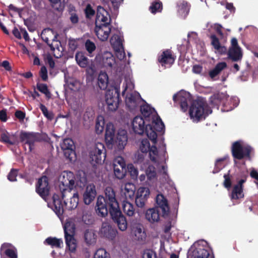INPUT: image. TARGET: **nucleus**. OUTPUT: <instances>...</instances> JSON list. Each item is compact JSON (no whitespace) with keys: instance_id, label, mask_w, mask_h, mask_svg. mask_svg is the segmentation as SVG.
<instances>
[{"instance_id":"obj_44","label":"nucleus","mask_w":258,"mask_h":258,"mask_svg":"<svg viewBox=\"0 0 258 258\" xmlns=\"http://www.w3.org/2000/svg\"><path fill=\"white\" fill-rule=\"evenodd\" d=\"M146 174L149 180L156 178V172L155 168L153 166H149L146 170Z\"/></svg>"},{"instance_id":"obj_38","label":"nucleus","mask_w":258,"mask_h":258,"mask_svg":"<svg viewBox=\"0 0 258 258\" xmlns=\"http://www.w3.org/2000/svg\"><path fill=\"white\" fill-rule=\"evenodd\" d=\"M37 89L41 93L44 94L47 99L51 97V94L49 91L47 85L46 84L37 83L36 84Z\"/></svg>"},{"instance_id":"obj_41","label":"nucleus","mask_w":258,"mask_h":258,"mask_svg":"<svg viewBox=\"0 0 258 258\" xmlns=\"http://www.w3.org/2000/svg\"><path fill=\"white\" fill-rule=\"evenodd\" d=\"M114 173L118 179H122L126 174V167H113Z\"/></svg>"},{"instance_id":"obj_22","label":"nucleus","mask_w":258,"mask_h":258,"mask_svg":"<svg viewBox=\"0 0 258 258\" xmlns=\"http://www.w3.org/2000/svg\"><path fill=\"white\" fill-rule=\"evenodd\" d=\"M177 12L179 15L185 19L188 15L190 9V5L187 1L181 0L177 2Z\"/></svg>"},{"instance_id":"obj_39","label":"nucleus","mask_w":258,"mask_h":258,"mask_svg":"<svg viewBox=\"0 0 258 258\" xmlns=\"http://www.w3.org/2000/svg\"><path fill=\"white\" fill-rule=\"evenodd\" d=\"M85 47L88 52V55L90 57L94 56V52L96 49L95 44L89 39H87L85 43Z\"/></svg>"},{"instance_id":"obj_33","label":"nucleus","mask_w":258,"mask_h":258,"mask_svg":"<svg viewBox=\"0 0 258 258\" xmlns=\"http://www.w3.org/2000/svg\"><path fill=\"white\" fill-rule=\"evenodd\" d=\"M96 235L93 230L87 229L84 232V240L87 245H91L96 242Z\"/></svg>"},{"instance_id":"obj_8","label":"nucleus","mask_w":258,"mask_h":258,"mask_svg":"<svg viewBox=\"0 0 258 258\" xmlns=\"http://www.w3.org/2000/svg\"><path fill=\"white\" fill-rule=\"evenodd\" d=\"M60 184L59 189L62 199L65 197V192L67 191L69 193L74 188L75 183V176L73 172L64 171L60 177Z\"/></svg>"},{"instance_id":"obj_20","label":"nucleus","mask_w":258,"mask_h":258,"mask_svg":"<svg viewBox=\"0 0 258 258\" xmlns=\"http://www.w3.org/2000/svg\"><path fill=\"white\" fill-rule=\"evenodd\" d=\"M96 194V188L94 184L87 185L83 194V201L85 204L90 205L94 200Z\"/></svg>"},{"instance_id":"obj_57","label":"nucleus","mask_w":258,"mask_h":258,"mask_svg":"<svg viewBox=\"0 0 258 258\" xmlns=\"http://www.w3.org/2000/svg\"><path fill=\"white\" fill-rule=\"evenodd\" d=\"M18 170L15 169H12L8 175V179L11 181L16 180V177L18 175Z\"/></svg>"},{"instance_id":"obj_64","label":"nucleus","mask_w":258,"mask_h":258,"mask_svg":"<svg viewBox=\"0 0 258 258\" xmlns=\"http://www.w3.org/2000/svg\"><path fill=\"white\" fill-rule=\"evenodd\" d=\"M70 20L73 24H76L78 22L79 18L75 12H72L71 13Z\"/></svg>"},{"instance_id":"obj_26","label":"nucleus","mask_w":258,"mask_h":258,"mask_svg":"<svg viewBox=\"0 0 258 258\" xmlns=\"http://www.w3.org/2000/svg\"><path fill=\"white\" fill-rule=\"evenodd\" d=\"M75 59L77 64L81 68H85L89 64V59L82 51H79L76 53Z\"/></svg>"},{"instance_id":"obj_40","label":"nucleus","mask_w":258,"mask_h":258,"mask_svg":"<svg viewBox=\"0 0 258 258\" xmlns=\"http://www.w3.org/2000/svg\"><path fill=\"white\" fill-rule=\"evenodd\" d=\"M0 141L11 145H14L15 144V142L12 140L10 134L6 131L1 134Z\"/></svg>"},{"instance_id":"obj_50","label":"nucleus","mask_w":258,"mask_h":258,"mask_svg":"<svg viewBox=\"0 0 258 258\" xmlns=\"http://www.w3.org/2000/svg\"><path fill=\"white\" fill-rule=\"evenodd\" d=\"M143 258H157L156 252L151 249H146L144 250L142 255Z\"/></svg>"},{"instance_id":"obj_7","label":"nucleus","mask_w":258,"mask_h":258,"mask_svg":"<svg viewBox=\"0 0 258 258\" xmlns=\"http://www.w3.org/2000/svg\"><path fill=\"white\" fill-rule=\"evenodd\" d=\"M63 230L67 248L71 252L75 253L77 246V241L75 238V223L71 221H67L63 225Z\"/></svg>"},{"instance_id":"obj_53","label":"nucleus","mask_w":258,"mask_h":258,"mask_svg":"<svg viewBox=\"0 0 258 258\" xmlns=\"http://www.w3.org/2000/svg\"><path fill=\"white\" fill-rule=\"evenodd\" d=\"M113 167H126L124 159L121 156L116 157L113 160Z\"/></svg>"},{"instance_id":"obj_34","label":"nucleus","mask_w":258,"mask_h":258,"mask_svg":"<svg viewBox=\"0 0 258 258\" xmlns=\"http://www.w3.org/2000/svg\"><path fill=\"white\" fill-rule=\"evenodd\" d=\"M140 111L145 118L150 117V116L152 118V117L155 116V114H153L155 111L154 108L151 107L148 104L142 105L140 107Z\"/></svg>"},{"instance_id":"obj_36","label":"nucleus","mask_w":258,"mask_h":258,"mask_svg":"<svg viewBox=\"0 0 258 258\" xmlns=\"http://www.w3.org/2000/svg\"><path fill=\"white\" fill-rule=\"evenodd\" d=\"M147 137L155 144L157 143V134L156 131L152 129V126L150 124L146 125V128L145 132Z\"/></svg>"},{"instance_id":"obj_12","label":"nucleus","mask_w":258,"mask_h":258,"mask_svg":"<svg viewBox=\"0 0 258 258\" xmlns=\"http://www.w3.org/2000/svg\"><path fill=\"white\" fill-rule=\"evenodd\" d=\"M106 150L104 145L97 143L90 152V158L92 164H101L106 158Z\"/></svg>"},{"instance_id":"obj_25","label":"nucleus","mask_w":258,"mask_h":258,"mask_svg":"<svg viewBox=\"0 0 258 258\" xmlns=\"http://www.w3.org/2000/svg\"><path fill=\"white\" fill-rule=\"evenodd\" d=\"M110 42L115 52H119L123 50L122 40L118 35H113L111 37Z\"/></svg>"},{"instance_id":"obj_37","label":"nucleus","mask_w":258,"mask_h":258,"mask_svg":"<svg viewBox=\"0 0 258 258\" xmlns=\"http://www.w3.org/2000/svg\"><path fill=\"white\" fill-rule=\"evenodd\" d=\"M108 76L106 73H100L98 76V84L101 90L106 88L108 84Z\"/></svg>"},{"instance_id":"obj_27","label":"nucleus","mask_w":258,"mask_h":258,"mask_svg":"<svg viewBox=\"0 0 258 258\" xmlns=\"http://www.w3.org/2000/svg\"><path fill=\"white\" fill-rule=\"evenodd\" d=\"M140 95L130 94L125 98V103L130 109L133 110L137 106V102L139 99Z\"/></svg>"},{"instance_id":"obj_2","label":"nucleus","mask_w":258,"mask_h":258,"mask_svg":"<svg viewBox=\"0 0 258 258\" xmlns=\"http://www.w3.org/2000/svg\"><path fill=\"white\" fill-rule=\"evenodd\" d=\"M173 100L175 103H178L180 105L181 110L185 112L187 111L188 104H191L189 114L191 118L199 121L207 112L208 106L207 103L202 100L198 99L192 100L190 94L188 92L183 91L180 92L173 96Z\"/></svg>"},{"instance_id":"obj_1","label":"nucleus","mask_w":258,"mask_h":258,"mask_svg":"<svg viewBox=\"0 0 258 258\" xmlns=\"http://www.w3.org/2000/svg\"><path fill=\"white\" fill-rule=\"evenodd\" d=\"M95 210L97 215L102 217H106L109 213L121 231L126 229L127 223L126 218L120 210L115 191L111 187L108 186L105 188L104 197L99 196L97 198Z\"/></svg>"},{"instance_id":"obj_51","label":"nucleus","mask_w":258,"mask_h":258,"mask_svg":"<svg viewBox=\"0 0 258 258\" xmlns=\"http://www.w3.org/2000/svg\"><path fill=\"white\" fill-rule=\"evenodd\" d=\"M56 37H54L53 39L49 42H46L49 46L50 50L54 51L55 49H58L60 42L55 39Z\"/></svg>"},{"instance_id":"obj_54","label":"nucleus","mask_w":258,"mask_h":258,"mask_svg":"<svg viewBox=\"0 0 258 258\" xmlns=\"http://www.w3.org/2000/svg\"><path fill=\"white\" fill-rule=\"evenodd\" d=\"M221 102L219 94L214 95L210 98V103L212 105L218 107Z\"/></svg>"},{"instance_id":"obj_11","label":"nucleus","mask_w":258,"mask_h":258,"mask_svg":"<svg viewBox=\"0 0 258 258\" xmlns=\"http://www.w3.org/2000/svg\"><path fill=\"white\" fill-rule=\"evenodd\" d=\"M20 140L21 143L29 146V151L31 152L34 148L35 143L41 142L43 139L39 133L22 131L20 134Z\"/></svg>"},{"instance_id":"obj_28","label":"nucleus","mask_w":258,"mask_h":258,"mask_svg":"<svg viewBox=\"0 0 258 258\" xmlns=\"http://www.w3.org/2000/svg\"><path fill=\"white\" fill-rule=\"evenodd\" d=\"M152 119V124H150L152 126V129L157 132H162L164 129L165 126L160 117L159 116H154Z\"/></svg>"},{"instance_id":"obj_32","label":"nucleus","mask_w":258,"mask_h":258,"mask_svg":"<svg viewBox=\"0 0 258 258\" xmlns=\"http://www.w3.org/2000/svg\"><path fill=\"white\" fill-rule=\"evenodd\" d=\"M226 67L227 63L225 62L218 63L215 67L209 72V76L212 80H214L215 77L219 74Z\"/></svg>"},{"instance_id":"obj_59","label":"nucleus","mask_w":258,"mask_h":258,"mask_svg":"<svg viewBox=\"0 0 258 258\" xmlns=\"http://www.w3.org/2000/svg\"><path fill=\"white\" fill-rule=\"evenodd\" d=\"M68 45L71 50L75 51L78 46V42L74 39H70L68 42Z\"/></svg>"},{"instance_id":"obj_5","label":"nucleus","mask_w":258,"mask_h":258,"mask_svg":"<svg viewBox=\"0 0 258 258\" xmlns=\"http://www.w3.org/2000/svg\"><path fill=\"white\" fill-rule=\"evenodd\" d=\"M156 202L158 206L147 210L145 215L146 219L152 223L159 220L160 212L162 216H165L168 215L169 211L167 200L163 195L158 194Z\"/></svg>"},{"instance_id":"obj_29","label":"nucleus","mask_w":258,"mask_h":258,"mask_svg":"<svg viewBox=\"0 0 258 258\" xmlns=\"http://www.w3.org/2000/svg\"><path fill=\"white\" fill-rule=\"evenodd\" d=\"M228 57L233 61L240 60L242 57L241 48H229L228 51Z\"/></svg>"},{"instance_id":"obj_18","label":"nucleus","mask_w":258,"mask_h":258,"mask_svg":"<svg viewBox=\"0 0 258 258\" xmlns=\"http://www.w3.org/2000/svg\"><path fill=\"white\" fill-rule=\"evenodd\" d=\"M132 128L134 132L139 135H143L146 128L145 120L141 116L135 117L132 122Z\"/></svg>"},{"instance_id":"obj_15","label":"nucleus","mask_w":258,"mask_h":258,"mask_svg":"<svg viewBox=\"0 0 258 258\" xmlns=\"http://www.w3.org/2000/svg\"><path fill=\"white\" fill-rule=\"evenodd\" d=\"M50 186L48 178L46 176L40 178L36 186V191L44 200H45L49 194Z\"/></svg>"},{"instance_id":"obj_14","label":"nucleus","mask_w":258,"mask_h":258,"mask_svg":"<svg viewBox=\"0 0 258 258\" xmlns=\"http://www.w3.org/2000/svg\"><path fill=\"white\" fill-rule=\"evenodd\" d=\"M64 156L70 161L76 159L75 146L74 141L70 138L64 139L60 144Z\"/></svg>"},{"instance_id":"obj_13","label":"nucleus","mask_w":258,"mask_h":258,"mask_svg":"<svg viewBox=\"0 0 258 258\" xmlns=\"http://www.w3.org/2000/svg\"><path fill=\"white\" fill-rule=\"evenodd\" d=\"M188 258H214L213 253L207 246L198 244L188 251Z\"/></svg>"},{"instance_id":"obj_16","label":"nucleus","mask_w":258,"mask_h":258,"mask_svg":"<svg viewBox=\"0 0 258 258\" xmlns=\"http://www.w3.org/2000/svg\"><path fill=\"white\" fill-rule=\"evenodd\" d=\"M150 194V189L148 187H140L138 188L135 199L136 206L139 208H143Z\"/></svg>"},{"instance_id":"obj_35","label":"nucleus","mask_w":258,"mask_h":258,"mask_svg":"<svg viewBox=\"0 0 258 258\" xmlns=\"http://www.w3.org/2000/svg\"><path fill=\"white\" fill-rule=\"evenodd\" d=\"M102 63L104 67L112 68L115 63L113 56L110 53L104 54L102 56Z\"/></svg>"},{"instance_id":"obj_3","label":"nucleus","mask_w":258,"mask_h":258,"mask_svg":"<svg viewBox=\"0 0 258 258\" xmlns=\"http://www.w3.org/2000/svg\"><path fill=\"white\" fill-rule=\"evenodd\" d=\"M111 19L109 13L102 7L98 6L95 32L101 41H105L111 32Z\"/></svg>"},{"instance_id":"obj_47","label":"nucleus","mask_w":258,"mask_h":258,"mask_svg":"<svg viewBox=\"0 0 258 258\" xmlns=\"http://www.w3.org/2000/svg\"><path fill=\"white\" fill-rule=\"evenodd\" d=\"M151 147L149 140L145 139L141 141L140 149L142 153H148V151H149Z\"/></svg>"},{"instance_id":"obj_58","label":"nucleus","mask_w":258,"mask_h":258,"mask_svg":"<svg viewBox=\"0 0 258 258\" xmlns=\"http://www.w3.org/2000/svg\"><path fill=\"white\" fill-rule=\"evenodd\" d=\"M39 75L43 81H46L48 80L47 70L45 66H42L39 72Z\"/></svg>"},{"instance_id":"obj_17","label":"nucleus","mask_w":258,"mask_h":258,"mask_svg":"<svg viewBox=\"0 0 258 258\" xmlns=\"http://www.w3.org/2000/svg\"><path fill=\"white\" fill-rule=\"evenodd\" d=\"M175 59L172 51L169 49L164 50L158 57V61L162 66H171L174 63Z\"/></svg>"},{"instance_id":"obj_6","label":"nucleus","mask_w":258,"mask_h":258,"mask_svg":"<svg viewBox=\"0 0 258 258\" xmlns=\"http://www.w3.org/2000/svg\"><path fill=\"white\" fill-rule=\"evenodd\" d=\"M53 208L52 209L58 216H61L64 212V207L68 210H72L76 209L79 204V194L74 193L71 198L69 202L64 201V204H62L59 196L54 194L52 197Z\"/></svg>"},{"instance_id":"obj_56","label":"nucleus","mask_w":258,"mask_h":258,"mask_svg":"<svg viewBox=\"0 0 258 258\" xmlns=\"http://www.w3.org/2000/svg\"><path fill=\"white\" fill-rule=\"evenodd\" d=\"M85 13L86 18H90L94 15L95 12L91 7V5L88 4L85 9Z\"/></svg>"},{"instance_id":"obj_49","label":"nucleus","mask_w":258,"mask_h":258,"mask_svg":"<svg viewBox=\"0 0 258 258\" xmlns=\"http://www.w3.org/2000/svg\"><path fill=\"white\" fill-rule=\"evenodd\" d=\"M224 180L223 183V185L227 189H229L232 185V181L231 176L229 174V171L227 174H225L223 176Z\"/></svg>"},{"instance_id":"obj_48","label":"nucleus","mask_w":258,"mask_h":258,"mask_svg":"<svg viewBox=\"0 0 258 258\" xmlns=\"http://www.w3.org/2000/svg\"><path fill=\"white\" fill-rule=\"evenodd\" d=\"M39 108L43 115L48 119L52 120L53 118V114L52 112H49L47 107L43 104L40 103Z\"/></svg>"},{"instance_id":"obj_19","label":"nucleus","mask_w":258,"mask_h":258,"mask_svg":"<svg viewBox=\"0 0 258 258\" xmlns=\"http://www.w3.org/2000/svg\"><path fill=\"white\" fill-rule=\"evenodd\" d=\"M246 181V179H241L235 184L230 195L231 200H238L244 197L243 192V184Z\"/></svg>"},{"instance_id":"obj_31","label":"nucleus","mask_w":258,"mask_h":258,"mask_svg":"<svg viewBox=\"0 0 258 258\" xmlns=\"http://www.w3.org/2000/svg\"><path fill=\"white\" fill-rule=\"evenodd\" d=\"M11 244L5 243L2 244L1 247V251L10 258H17V254L16 249L10 248Z\"/></svg>"},{"instance_id":"obj_9","label":"nucleus","mask_w":258,"mask_h":258,"mask_svg":"<svg viewBox=\"0 0 258 258\" xmlns=\"http://www.w3.org/2000/svg\"><path fill=\"white\" fill-rule=\"evenodd\" d=\"M253 151L252 147L249 145H242L239 141L234 142L231 147L233 157L237 160L246 158L249 160L251 159V153Z\"/></svg>"},{"instance_id":"obj_23","label":"nucleus","mask_w":258,"mask_h":258,"mask_svg":"<svg viewBox=\"0 0 258 258\" xmlns=\"http://www.w3.org/2000/svg\"><path fill=\"white\" fill-rule=\"evenodd\" d=\"M44 244L50 246L51 248L61 249L63 247V242L61 238L55 237H48L44 241Z\"/></svg>"},{"instance_id":"obj_60","label":"nucleus","mask_w":258,"mask_h":258,"mask_svg":"<svg viewBox=\"0 0 258 258\" xmlns=\"http://www.w3.org/2000/svg\"><path fill=\"white\" fill-rule=\"evenodd\" d=\"M82 221L87 225L92 224L93 222V220L92 217L88 215H83L82 216Z\"/></svg>"},{"instance_id":"obj_62","label":"nucleus","mask_w":258,"mask_h":258,"mask_svg":"<svg viewBox=\"0 0 258 258\" xmlns=\"http://www.w3.org/2000/svg\"><path fill=\"white\" fill-rule=\"evenodd\" d=\"M67 84L70 89H71V90L75 91L77 89V87H76V86L77 85L78 82L76 81L71 80L70 81H67Z\"/></svg>"},{"instance_id":"obj_4","label":"nucleus","mask_w":258,"mask_h":258,"mask_svg":"<svg viewBox=\"0 0 258 258\" xmlns=\"http://www.w3.org/2000/svg\"><path fill=\"white\" fill-rule=\"evenodd\" d=\"M115 128L114 125L109 123L106 126L105 141L108 148L111 149L113 146L118 151L123 150L126 145L127 137L126 132L121 130L118 132L116 140H114Z\"/></svg>"},{"instance_id":"obj_21","label":"nucleus","mask_w":258,"mask_h":258,"mask_svg":"<svg viewBox=\"0 0 258 258\" xmlns=\"http://www.w3.org/2000/svg\"><path fill=\"white\" fill-rule=\"evenodd\" d=\"M100 231L103 237L109 240L114 239L117 233V231L106 223L102 224Z\"/></svg>"},{"instance_id":"obj_63","label":"nucleus","mask_w":258,"mask_h":258,"mask_svg":"<svg viewBox=\"0 0 258 258\" xmlns=\"http://www.w3.org/2000/svg\"><path fill=\"white\" fill-rule=\"evenodd\" d=\"M49 33V30H44L41 33V37L45 42H49V41H51V40H49V38L48 37V33Z\"/></svg>"},{"instance_id":"obj_10","label":"nucleus","mask_w":258,"mask_h":258,"mask_svg":"<svg viewBox=\"0 0 258 258\" xmlns=\"http://www.w3.org/2000/svg\"><path fill=\"white\" fill-rule=\"evenodd\" d=\"M105 102L107 105L108 111L114 112L116 111L120 102V91L117 87L109 89L105 94Z\"/></svg>"},{"instance_id":"obj_30","label":"nucleus","mask_w":258,"mask_h":258,"mask_svg":"<svg viewBox=\"0 0 258 258\" xmlns=\"http://www.w3.org/2000/svg\"><path fill=\"white\" fill-rule=\"evenodd\" d=\"M122 207L123 212L128 217H133L135 215V209L133 204L126 201H123Z\"/></svg>"},{"instance_id":"obj_46","label":"nucleus","mask_w":258,"mask_h":258,"mask_svg":"<svg viewBox=\"0 0 258 258\" xmlns=\"http://www.w3.org/2000/svg\"><path fill=\"white\" fill-rule=\"evenodd\" d=\"M94 258H110V255L105 249L99 248L96 251Z\"/></svg>"},{"instance_id":"obj_61","label":"nucleus","mask_w":258,"mask_h":258,"mask_svg":"<svg viewBox=\"0 0 258 258\" xmlns=\"http://www.w3.org/2000/svg\"><path fill=\"white\" fill-rule=\"evenodd\" d=\"M46 63L49 65L50 69H53L55 67V62L52 57L50 55H48L46 58Z\"/></svg>"},{"instance_id":"obj_55","label":"nucleus","mask_w":258,"mask_h":258,"mask_svg":"<svg viewBox=\"0 0 258 258\" xmlns=\"http://www.w3.org/2000/svg\"><path fill=\"white\" fill-rule=\"evenodd\" d=\"M223 161V159H219L216 160L215 164V168L213 171V173H217L222 169V168L223 167V165H222V162Z\"/></svg>"},{"instance_id":"obj_43","label":"nucleus","mask_w":258,"mask_h":258,"mask_svg":"<svg viewBox=\"0 0 258 258\" xmlns=\"http://www.w3.org/2000/svg\"><path fill=\"white\" fill-rule=\"evenodd\" d=\"M149 9L152 14L161 12L162 9V3L160 1H155L152 3Z\"/></svg>"},{"instance_id":"obj_42","label":"nucleus","mask_w":258,"mask_h":258,"mask_svg":"<svg viewBox=\"0 0 258 258\" xmlns=\"http://www.w3.org/2000/svg\"><path fill=\"white\" fill-rule=\"evenodd\" d=\"M148 152H149L151 160L154 163L157 162L158 156V151L157 147L154 145L152 146L149 151H148Z\"/></svg>"},{"instance_id":"obj_45","label":"nucleus","mask_w":258,"mask_h":258,"mask_svg":"<svg viewBox=\"0 0 258 258\" xmlns=\"http://www.w3.org/2000/svg\"><path fill=\"white\" fill-rule=\"evenodd\" d=\"M134 232L137 240L144 241L146 239V234L144 231H142L141 227H137Z\"/></svg>"},{"instance_id":"obj_24","label":"nucleus","mask_w":258,"mask_h":258,"mask_svg":"<svg viewBox=\"0 0 258 258\" xmlns=\"http://www.w3.org/2000/svg\"><path fill=\"white\" fill-rule=\"evenodd\" d=\"M211 40V44L216 50V51L220 54H225L227 52V48L221 45L219 38L214 34L210 36Z\"/></svg>"},{"instance_id":"obj_52","label":"nucleus","mask_w":258,"mask_h":258,"mask_svg":"<svg viewBox=\"0 0 258 258\" xmlns=\"http://www.w3.org/2000/svg\"><path fill=\"white\" fill-rule=\"evenodd\" d=\"M98 117L96 120L95 124V131L97 134H100L102 133L104 127V121L103 119L100 121Z\"/></svg>"}]
</instances>
